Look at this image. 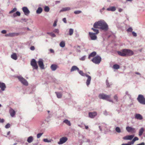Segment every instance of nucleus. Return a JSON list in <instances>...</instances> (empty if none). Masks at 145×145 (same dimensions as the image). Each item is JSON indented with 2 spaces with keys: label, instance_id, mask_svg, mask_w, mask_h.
<instances>
[{
  "label": "nucleus",
  "instance_id": "obj_26",
  "mask_svg": "<svg viewBox=\"0 0 145 145\" xmlns=\"http://www.w3.org/2000/svg\"><path fill=\"white\" fill-rule=\"evenodd\" d=\"M144 132V129L143 128H141L139 131L138 135L139 136H141Z\"/></svg>",
  "mask_w": 145,
  "mask_h": 145
},
{
  "label": "nucleus",
  "instance_id": "obj_47",
  "mask_svg": "<svg viewBox=\"0 0 145 145\" xmlns=\"http://www.w3.org/2000/svg\"><path fill=\"white\" fill-rule=\"evenodd\" d=\"M133 139L135 141L136 140H138L139 139L138 137H135Z\"/></svg>",
  "mask_w": 145,
  "mask_h": 145
},
{
  "label": "nucleus",
  "instance_id": "obj_60",
  "mask_svg": "<svg viewBox=\"0 0 145 145\" xmlns=\"http://www.w3.org/2000/svg\"><path fill=\"white\" fill-rule=\"evenodd\" d=\"M10 131H8L7 134V135H9L10 134Z\"/></svg>",
  "mask_w": 145,
  "mask_h": 145
},
{
  "label": "nucleus",
  "instance_id": "obj_57",
  "mask_svg": "<svg viewBox=\"0 0 145 145\" xmlns=\"http://www.w3.org/2000/svg\"><path fill=\"white\" fill-rule=\"evenodd\" d=\"M135 141L133 139L132 141H131V143L132 145L135 142Z\"/></svg>",
  "mask_w": 145,
  "mask_h": 145
},
{
  "label": "nucleus",
  "instance_id": "obj_22",
  "mask_svg": "<svg viewBox=\"0 0 145 145\" xmlns=\"http://www.w3.org/2000/svg\"><path fill=\"white\" fill-rule=\"evenodd\" d=\"M71 9V8L69 7H66L63 8L61 10H60V12L65 11H68Z\"/></svg>",
  "mask_w": 145,
  "mask_h": 145
},
{
  "label": "nucleus",
  "instance_id": "obj_13",
  "mask_svg": "<svg viewBox=\"0 0 145 145\" xmlns=\"http://www.w3.org/2000/svg\"><path fill=\"white\" fill-rule=\"evenodd\" d=\"M38 63L40 68L41 69H44V65L42 59H40Z\"/></svg>",
  "mask_w": 145,
  "mask_h": 145
},
{
  "label": "nucleus",
  "instance_id": "obj_29",
  "mask_svg": "<svg viewBox=\"0 0 145 145\" xmlns=\"http://www.w3.org/2000/svg\"><path fill=\"white\" fill-rule=\"evenodd\" d=\"M42 9L40 7H39L36 11V12L37 14H40L42 11Z\"/></svg>",
  "mask_w": 145,
  "mask_h": 145
},
{
  "label": "nucleus",
  "instance_id": "obj_36",
  "mask_svg": "<svg viewBox=\"0 0 145 145\" xmlns=\"http://www.w3.org/2000/svg\"><path fill=\"white\" fill-rule=\"evenodd\" d=\"M60 46L61 47H64L65 46V42L63 41L61 42L60 44Z\"/></svg>",
  "mask_w": 145,
  "mask_h": 145
},
{
  "label": "nucleus",
  "instance_id": "obj_42",
  "mask_svg": "<svg viewBox=\"0 0 145 145\" xmlns=\"http://www.w3.org/2000/svg\"><path fill=\"white\" fill-rule=\"evenodd\" d=\"M133 31V29L131 27H129V28L127 30V32H131Z\"/></svg>",
  "mask_w": 145,
  "mask_h": 145
},
{
  "label": "nucleus",
  "instance_id": "obj_54",
  "mask_svg": "<svg viewBox=\"0 0 145 145\" xmlns=\"http://www.w3.org/2000/svg\"><path fill=\"white\" fill-rule=\"evenodd\" d=\"M56 23L57 22L56 21H55L53 24V26L54 27L56 26L57 25Z\"/></svg>",
  "mask_w": 145,
  "mask_h": 145
},
{
  "label": "nucleus",
  "instance_id": "obj_38",
  "mask_svg": "<svg viewBox=\"0 0 145 145\" xmlns=\"http://www.w3.org/2000/svg\"><path fill=\"white\" fill-rule=\"evenodd\" d=\"M44 10L45 12H48L49 11L50 8L46 6L44 7Z\"/></svg>",
  "mask_w": 145,
  "mask_h": 145
},
{
  "label": "nucleus",
  "instance_id": "obj_51",
  "mask_svg": "<svg viewBox=\"0 0 145 145\" xmlns=\"http://www.w3.org/2000/svg\"><path fill=\"white\" fill-rule=\"evenodd\" d=\"M63 21L64 23H67V21L66 18H64L63 19Z\"/></svg>",
  "mask_w": 145,
  "mask_h": 145
},
{
  "label": "nucleus",
  "instance_id": "obj_16",
  "mask_svg": "<svg viewBox=\"0 0 145 145\" xmlns=\"http://www.w3.org/2000/svg\"><path fill=\"white\" fill-rule=\"evenodd\" d=\"M9 112L10 116L12 117H14L16 114V112L15 110L11 108H10Z\"/></svg>",
  "mask_w": 145,
  "mask_h": 145
},
{
  "label": "nucleus",
  "instance_id": "obj_23",
  "mask_svg": "<svg viewBox=\"0 0 145 145\" xmlns=\"http://www.w3.org/2000/svg\"><path fill=\"white\" fill-rule=\"evenodd\" d=\"M96 55V52H93L91 53L88 56V59H90L91 57H94Z\"/></svg>",
  "mask_w": 145,
  "mask_h": 145
},
{
  "label": "nucleus",
  "instance_id": "obj_5",
  "mask_svg": "<svg viewBox=\"0 0 145 145\" xmlns=\"http://www.w3.org/2000/svg\"><path fill=\"white\" fill-rule=\"evenodd\" d=\"M101 60V57L99 56H97L94 57L92 59L91 61L96 64H99Z\"/></svg>",
  "mask_w": 145,
  "mask_h": 145
},
{
  "label": "nucleus",
  "instance_id": "obj_9",
  "mask_svg": "<svg viewBox=\"0 0 145 145\" xmlns=\"http://www.w3.org/2000/svg\"><path fill=\"white\" fill-rule=\"evenodd\" d=\"M126 129L127 131L129 133H135L136 132V130L135 128L127 126L126 127Z\"/></svg>",
  "mask_w": 145,
  "mask_h": 145
},
{
  "label": "nucleus",
  "instance_id": "obj_41",
  "mask_svg": "<svg viewBox=\"0 0 145 145\" xmlns=\"http://www.w3.org/2000/svg\"><path fill=\"white\" fill-rule=\"evenodd\" d=\"M43 133H38L37 135V138H40L42 135Z\"/></svg>",
  "mask_w": 145,
  "mask_h": 145
},
{
  "label": "nucleus",
  "instance_id": "obj_19",
  "mask_svg": "<svg viewBox=\"0 0 145 145\" xmlns=\"http://www.w3.org/2000/svg\"><path fill=\"white\" fill-rule=\"evenodd\" d=\"M116 10V8L115 7H111L109 8H107L106 10L108 11H114Z\"/></svg>",
  "mask_w": 145,
  "mask_h": 145
},
{
  "label": "nucleus",
  "instance_id": "obj_6",
  "mask_svg": "<svg viewBox=\"0 0 145 145\" xmlns=\"http://www.w3.org/2000/svg\"><path fill=\"white\" fill-rule=\"evenodd\" d=\"M137 100L140 103L145 104V98L142 95H139L137 98Z\"/></svg>",
  "mask_w": 145,
  "mask_h": 145
},
{
  "label": "nucleus",
  "instance_id": "obj_12",
  "mask_svg": "<svg viewBox=\"0 0 145 145\" xmlns=\"http://www.w3.org/2000/svg\"><path fill=\"white\" fill-rule=\"evenodd\" d=\"M22 10L24 14L26 16H28L30 13V11L26 7H23Z\"/></svg>",
  "mask_w": 145,
  "mask_h": 145
},
{
  "label": "nucleus",
  "instance_id": "obj_33",
  "mask_svg": "<svg viewBox=\"0 0 145 145\" xmlns=\"http://www.w3.org/2000/svg\"><path fill=\"white\" fill-rule=\"evenodd\" d=\"M43 141L44 142H51L52 141V139L48 140L47 138H44L43 139Z\"/></svg>",
  "mask_w": 145,
  "mask_h": 145
},
{
  "label": "nucleus",
  "instance_id": "obj_18",
  "mask_svg": "<svg viewBox=\"0 0 145 145\" xmlns=\"http://www.w3.org/2000/svg\"><path fill=\"white\" fill-rule=\"evenodd\" d=\"M135 118L139 120H142L143 119L142 116L139 114H136Z\"/></svg>",
  "mask_w": 145,
  "mask_h": 145
},
{
  "label": "nucleus",
  "instance_id": "obj_1",
  "mask_svg": "<svg viewBox=\"0 0 145 145\" xmlns=\"http://www.w3.org/2000/svg\"><path fill=\"white\" fill-rule=\"evenodd\" d=\"M93 26L95 28H99L105 31H107L108 29V24L103 20L95 22L93 24Z\"/></svg>",
  "mask_w": 145,
  "mask_h": 145
},
{
  "label": "nucleus",
  "instance_id": "obj_40",
  "mask_svg": "<svg viewBox=\"0 0 145 145\" xmlns=\"http://www.w3.org/2000/svg\"><path fill=\"white\" fill-rule=\"evenodd\" d=\"M82 12V11L80 10H76L74 11V13L75 14H79Z\"/></svg>",
  "mask_w": 145,
  "mask_h": 145
},
{
  "label": "nucleus",
  "instance_id": "obj_4",
  "mask_svg": "<svg viewBox=\"0 0 145 145\" xmlns=\"http://www.w3.org/2000/svg\"><path fill=\"white\" fill-rule=\"evenodd\" d=\"M111 95H108L104 93L100 94L99 95V97L100 99H105L109 102H113L112 100L110 99Z\"/></svg>",
  "mask_w": 145,
  "mask_h": 145
},
{
  "label": "nucleus",
  "instance_id": "obj_64",
  "mask_svg": "<svg viewBox=\"0 0 145 145\" xmlns=\"http://www.w3.org/2000/svg\"><path fill=\"white\" fill-rule=\"evenodd\" d=\"M136 74H140L139 72H136Z\"/></svg>",
  "mask_w": 145,
  "mask_h": 145
},
{
  "label": "nucleus",
  "instance_id": "obj_11",
  "mask_svg": "<svg viewBox=\"0 0 145 145\" xmlns=\"http://www.w3.org/2000/svg\"><path fill=\"white\" fill-rule=\"evenodd\" d=\"M89 35L91 39L92 40H95L97 38V36L96 35L97 34L94 33L89 32Z\"/></svg>",
  "mask_w": 145,
  "mask_h": 145
},
{
  "label": "nucleus",
  "instance_id": "obj_15",
  "mask_svg": "<svg viewBox=\"0 0 145 145\" xmlns=\"http://www.w3.org/2000/svg\"><path fill=\"white\" fill-rule=\"evenodd\" d=\"M97 113L96 112H90L89 113V116L91 118H93L97 115Z\"/></svg>",
  "mask_w": 145,
  "mask_h": 145
},
{
  "label": "nucleus",
  "instance_id": "obj_34",
  "mask_svg": "<svg viewBox=\"0 0 145 145\" xmlns=\"http://www.w3.org/2000/svg\"><path fill=\"white\" fill-rule=\"evenodd\" d=\"M113 68L115 69H117L120 68V66L118 65L115 64L113 66Z\"/></svg>",
  "mask_w": 145,
  "mask_h": 145
},
{
  "label": "nucleus",
  "instance_id": "obj_50",
  "mask_svg": "<svg viewBox=\"0 0 145 145\" xmlns=\"http://www.w3.org/2000/svg\"><path fill=\"white\" fill-rule=\"evenodd\" d=\"M132 33L133 36L135 37H136L137 36L136 33L134 32H132Z\"/></svg>",
  "mask_w": 145,
  "mask_h": 145
},
{
  "label": "nucleus",
  "instance_id": "obj_58",
  "mask_svg": "<svg viewBox=\"0 0 145 145\" xmlns=\"http://www.w3.org/2000/svg\"><path fill=\"white\" fill-rule=\"evenodd\" d=\"M126 145H132L131 142H129L128 143L126 144Z\"/></svg>",
  "mask_w": 145,
  "mask_h": 145
},
{
  "label": "nucleus",
  "instance_id": "obj_52",
  "mask_svg": "<svg viewBox=\"0 0 145 145\" xmlns=\"http://www.w3.org/2000/svg\"><path fill=\"white\" fill-rule=\"evenodd\" d=\"M1 32L3 34H5L6 33V31L5 30H3L1 31Z\"/></svg>",
  "mask_w": 145,
  "mask_h": 145
},
{
  "label": "nucleus",
  "instance_id": "obj_8",
  "mask_svg": "<svg viewBox=\"0 0 145 145\" xmlns=\"http://www.w3.org/2000/svg\"><path fill=\"white\" fill-rule=\"evenodd\" d=\"M31 65L32 66L33 69H37L38 66L37 62L35 59H32L31 62Z\"/></svg>",
  "mask_w": 145,
  "mask_h": 145
},
{
  "label": "nucleus",
  "instance_id": "obj_55",
  "mask_svg": "<svg viewBox=\"0 0 145 145\" xmlns=\"http://www.w3.org/2000/svg\"><path fill=\"white\" fill-rule=\"evenodd\" d=\"M137 145H145V143L144 142H142Z\"/></svg>",
  "mask_w": 145,
  "mask_h": 145
},
{
  "label": "nucleus",
  "instance_id": "obj_37",
  "mask_svg": "<svg viewBox=\"0 0 145 145\" xmlns=\"http://www.w3.org/2000/svg\"><path fill=\"white\" fill-rule=\"evenodd\" d=\"M17 9L16 8H14L12 10L10 11L9 12V13L10 14L16 11Z\"/></svg>",
  "mask_w": 145,
  "mask_h": 145
},
{
  "label": "nucleus",
  "instance_id": "obj_46",
  "mask_svg": "<svg viewBox=\"0 0 145 145\" xmlns=\"http://www.w3.org/2000/svg\"><path fill=\"white\" fill-rule=\"evenodd\" d=\"M54 32L55 33H59V31L58 29H55L54 31Z\"/></svg>",
  "mask_w": 145,
  "mask_h": 145
},
{
  "label": "nucleus",
  "instance_id": "obj_24",
  "mask_svg": "<svg viewBox=\"0 0 145 145\" xmlns=\"http://www.w3.org/2000/svg\"><path fill=\"white\" fill-rule=\"evenodd\" d=\"M16 34L15 33H10L5 35L6 37H13L15 36Z\"/></svg>",
  "mask_w": 145,
  "mask_h": 145
},
{
  "label": "nucleus",
  "instance_id": "obj_27",
  "mask_svg": "<svg viewBox=\"0 0 145 145\" xmlns=\"http://www.w3.org/2000/svg\"><path fill=\"white\" fill-rule=\"evenodd\" d=\"M55 93L56 94L57 97L58 98H61L62 97V94L61 93L57 92H56Z\"/></svg>",
  "mask_w": 145,
  "mask_h": 145
},
{
  "label": "nucleus",
  "instance_id": "obj_53",
  "mask_svg": "<svg viewBox=\"0 0 145 145\" xmlns=\"http://www.w3.org/2000/svg\"><path fill=\"white\" fill-rule=\"evenodd\" d=\"M4 122V120L0 118V123H3Z\"/></svg>",
  "mask_w": 145,
  "mask_h": 145
},
{
  "label": "nucleus",
  "instance_id": "obj_20",
  "mask_svg": "<svg viewBox=\"0 0 145 145\" xmlns=\"http://www.w3.org/2000/svg\"><path fill=\"white\" fill-rule=\"evenodd\" d=\"M57 67V65L55 64L52 65L50 67L51 69L53 71H54L56 70Z\"/></svg>",
  "mask_w": 145,
  "mask_h": 145
},
{
  "label": "nucleus",
  "instance_id": "obj_62",
  "mask_svg": "<svg viewBox=\"0 0 145 145\" xmlns=\"http://www.w3.org/2000/svg\"><path fill=\"white\" fill-rule=\"evenodd\" d=\"M125 93H126V95H129V94H128V91H126V92Z\"/></svg>",
  "mask_w": 145,
  "mask_h": 145
},
{
  "label": "nucleus",
  "instance_id": "obj_45",
  "mask_svg": "<svg viewBox=\"0 0 145 145\" xmlns=\"http://www.w3.org/2000/svg\"><path fill=\"white\" fill-rule=\"evenodd\" d=\"M86 58V56H84L82 57L81 58H80V59L81 61H84L85 60Z\"/></svg>",
  "mask_w": 145,
  "mask_h": 145
},
{
  "label": "nucleus",
  "instance_id": "obj_7",
  "mask_svg": "<svg viewBox=\"0 0 145 145\" xmlns=\"http://www.w3.org/2000/svg\"><path fill=\"white\" fill-rule=\"evenodd\" d=\"M17 78L23 84L26 86L28 85V83L27 81L22 76H18Z\"/></svg>",
  "mask_w": 145,
  "mask_h": 145
},
{
  "label": "nucleus",
  "instance_id": "obj_2",
  "mask_svg": "<svg viewBox=\"0 0 145 145\" xmlns=\"http://www.w3.org/2000/svg\"><path fill=\"white\" fill-rule=\"evenodd\" d=\"M117 53L119 55L122 56H131L134 54L132 50L126 49H123L122 52L118 51Z\"/></svg>",
  "mask_w": 145,
  "mask_h": 145
},
{
  "label": "nucleus",
  "instance_id": "obj_17",
  "mask_svg": "<svg viewBox=\"0 0 145 145\" xmlns=\"http://www.w3.org/2000/svg\"><path fill=\"white\" fill-rule=\"evenodd\" d=\"M6 88V86L5 84L0 82V88H1V90L3 91L5 90Z\"/></svg>",
  "mask_w": 145,
  "mask_h": 145
},
{
  "label": "nucleus",
  "instance_id": "obj_30",
  "mask_svg": "<svg viewBox=\"0 0 145 145\" xmlns=\"http://www.w3.org/2000/svg\"><path fill=\"white\" fill-rule=\"evenodd\" d=\"M63 122L65 123L69 126H70L71 125V123L70 121H69L68 120H65L63 121Z\"/></svg>",
  "mask_w": 145,
  "mask_h": 145
},
{
  "label": "nucleus",
  "instance_id": "obj_28",
  "mask_svg": "<svg viewBox=\"0 0 145 145\" xmlns=\"http://www.w3.org/2000/svg\"><path fill=\"white\" fill-rule=\"evenodd\" d=\"M11 57L13 59L16 60L17 59V56L16 53H13L11 55Z\"/></svg>",
  "mask_w": 145,
  "mask_h": 145
},
{
  "label": "nucleus",
  "instance_id": "obj_63",
  "mask_svg": "<svg viewBox=\"0 0 145 145\" xmlns=\"http://www.w3.org/2000/svg\"><path fill=\"white\" fill-rule=\"evenodd\" d=\"M50 33V32H48L47 33V34H48V35H50L51 33Z\"/></svg>",
  "mask_w": 145,
  "mask_h": 145
},
{
  "label": "nucleus",
  "instance_id": "obj_14",
  "mask_svg": "<svg viewBox=\"0 0 145 145\" xmlns=\"http://www.w3.org/2000/svg\"><path fill=\"white\" fill-rule=\"evenodd\" d=\"M134 135H127L123 138L124 140H131L134 137Z\"/></svg>",
  "mask_w": 145,
  "mask_h": 145
},
{
  "label": "nucleus",
  "instance_id": "obj_31",
  "mask_svg": "<svg viewBox=\"0 0 145 145\" xmlns=\"http://www.w3.org/2000/svg\"><path fill=\"white\" fill-rule=\"evenodd\" d=\"M94 27L92 28L91 29L92 30H93V31L95 32V33H94L97 35L99 33V31L98 29H96Z\"/></svg>",
  "mask_w": 145,
  "mask_h": 145
},
{
  "label": "nucleus",
  "instance_id": "obj_10",
  "mask_svg": "<svg viewBox=\"0 0 145 145\" xmlns=\"http://www.w3.org/2000/svg\"><path fill=\"white\" fill-rule=\"evenodd\" d=\"M68 140V138L65 137H61L59 139V141L58 142L59 144H62L66 142Z\"/></svg>",
  "mask_w": 145,
  "mask_h": 145
},
{
  "label": "nucleus",
  "instance_id": "obj_35",
  "mask_svg": "<svg viewBox=\"0 0 145 145\" xmlns=\"http://www.w3.org/2000/svg\"><path fill=\"white\" fill-rule=\"evenodd\" d=\"M74 30L72 29L71 28L69 30V35H72L73 33Z\"/></svg>",
  "mask_w": 145,
  "mask_h": 145
},
{
  "label": "nucleus",
  "instance_id": "obj_56",
  "mask_svg": "<svg viewBox=\"0 0 145 145\" xmlns=\"http://www.w3.org/2000/svg\"><path fill=\"white\" fill-rule=\"evenodd\" d=\"M50 52L51 53H54V50L53 49H50Z\"/></svg>",
  "mask_w": 145,
  "mask_h": 145
},
{
  "label": "nucleus",
  "instance_id": "obj_39",
  "mask_svg": "<svg viewBox=\"0 0 145 145\" xmlns=\"http://www.w3.org/2000/svg\"><path fill=\"white\" fill-rule=\"evenodd\" d=\"M116 131L118 133H119L121 132V130L120 128L118 127H117L115 129Z\"/></svg>",
  "mask_w": 145,
  "mask_h": 145
},
{
  "label": "nucleus",
  "instance_id": "obj_48",
  "mask_svg": "<svg viewBox=\"0 0 145 145\" xmlns=\"http://www.w3.org/2000/svg\"><path fill=\"white\" fill-rule=\"evenodd\" d=\"M51 36H52V37H56V35L55 34L53 33H52L50 35Z\"/></svg>",
  "mask_w": 145,
  "mask_h": 145
},
{
  "label": "nucleus",
  "instance_id": "obj_43",
  "mask_svg": "<svg viewBox=\"0 0 145 145\" xmlns=\"http://www.w3.org/2000/svg\"><path fill=\"white\" fill-rule=\"evenodd\" d=\"M114 99L115 100L117 101L118 102V97L117 96V95H114Z\"/></svg>",
  "mask_w": 145,
  "mask_h": 145
},
{
  "label": "nucleus",
  "instance_id": "obj_44",
  "mask_svg": "<svg viewBox=\"0 0 145 145\" xmlns=\"http://www.w3.org/2000/svg\"><path fill=\"white\" fill-rule=\"evenodd\" d=\"M10 127V124L9 123H7L5 126V128L7 129Z\"/></svg>",
  "mask_w": 145,
  "mask_h": 145
},
{
  "label": "nucleus",
  "instance_id": "obj_25",
  "mask_svg": "<svg viewBox=\"0 0 145 145\" xmlns=\"http://www.w3.org/2000/svg\"><path fill=\"white\" fill-rule=\"evenodd\" d=\"M33 140V138L32 136L29 137L27 139V141L29 143L31 142Z\"/></svg>",
  "mask_w": 145,
  "mask_h": 145
},
{
  "label": "nucleus",
  "instance_id": "obj_59",
  "mask_svg": "<svg viewBox=\"0 0 145 145\" xmlns=\"http://www.w3.org/2000/svg\"><path fill=\"white\" fill-rule=\"evenodd\" d=\"M122 10H123V9H122L120 8L119 9L118 11L120 12H122Z\"/></svg>",
  "mask_w": 145,
  "mask_h": 145
},
{
  "label": "nucleus",
  "instance_id": "obj_32",
  "mask_svg": "<svg viewBox=\"0 0 145 145\" xmlns=\"http://www.w3.org/2000/svg\"><path fill=\"white\" fill-rule=\"evenodd\" d=\"M20 15V13L18 11H17L16 13H14L13 14V16L15 17L17 16H19Z\"/></svg>",
  "mask_w": 145,
  "mask_h": 145
},
{
  "label": "nucleus",
  "instance_id": "obj_49",
  "mask_svg": "<svg viewBox=\"0 0 145 145\" xmlns=\"http://www.w3.org/2000/svg\"><path fill=\"white\" fill-rule=\"evenodd\" d=\"M30 49L31 50H35V47H34V46H32L31 47Z\"/></svg>",
  "mask_w": 145,
  "mask_h": 145
},
{
  "label": "nucleus",
  "instance_id": "obj_3",
  "mask_svg": "<svg viewBox=\"0 0 145 145\" xmlns=\"http://www.w3.org/2000/svg\"><path fill=\"white\" fill-rule=\"evenodd\" d=\"M78 71L79 72V73L82 76H86L88 78L86 80V84L87 86H88L90 83L91 78V76L86 74L84 73L83 71L81 70H79V71Z\"/></svg>",
  "mask_w": 145,
  "mask_h": 145
},
{
  "label": "nucleus",
  "instance_id": "obj_21",
  "mask_svg": "<svg viewBox=\"0 0 145 145\" xmlns=\"http://www.w3.org/2000/svg\"><path fill=\"white\" fill-rule=\"evenodd\" d=\"M76 70H77L78 71H79V69L76 66H73L72 67L71 69V71L72 72Z\"/></svg>",
  "mask_w": 145,
  "mask_h": 145
},
{
  "label": "nucleus",
  "instance_id": "obj_61",
  "mask_svg": "<svg viewBox=\"0 0 145 145\" xmlns=\"http://www.w3.org/2000/svg\"><path fill=\"white\" fill-rule=\"evenodd\" d=\"M85 127L86 129H88V126H86Z\"/></svg>",
  "mask_w": 145,
  "mask_h": 145
}]
</instances>
